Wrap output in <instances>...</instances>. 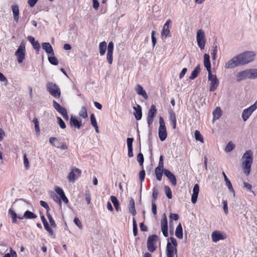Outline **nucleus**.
<instances>
[{
    "label": "nucleus",
    "instance_id": "nucleus-12",
    "mask_svg": "<svg viewBox=\"0 0 257 257\" xmlns=\"http://www.w3.org/2000/svg\"><path fill=\"white\" fill-rule=\"evenodd\" d=\"M211 237L213 242H217L220 240L226 239L227 235L226 233L223 231L215 230L212 232Z\"/></svg>",
    "mask_w": 257,
    "mask_h": 257
},
{
    "label": "nucleus",
    "instance_id": "nucleus-11",
    "mask_svg": "<svg viewBox=\"0 0 257 257\" xmlns=\"http://www.w3.org/2000/svg\"><path fill=\"white\" fill-rule=\"evenodd\" d=\"M257 109L256 102H255L249 107L244 109L242 112L241 117L243 121H246L251 116L252 113Z\"/></svg>",
    "mask_w": 257,
    "mask_h": 257
},
{
    "label": "nucleus",
    "instance_id": "nucleus-28",
    "mask_svg": "<svg viewBox=\"0 0 257 257\" xmlns=\"http://www.w3.org/2000/svg\"><path fill=\"white\" fill-rule=\"evenodd\" d=\"M12 10L13 14L14 20L16 22H18L19 18V8L17 5L12 6Z\"/></svg>",
    "mask_w": 257,
    "mask_h": 257
},
{
    "label": "nucleus",
    "instance_id": "nucleus-57",
    "mask_svg": "<svg viewBox=\"0 0 257 257\" xmlns=\"http://www.w3.org/2000/svg\"><path fill=\"white\" fill-rule=\"evenodd\" d=\"M49 142L53 146H56L55 143L58 142V140L55 137H51L49 139Z\"/></svg>",
    "mask_w": 257,
    "mask_h": 257
},
{
    "label": "nucleus",
    "instance_id": "nucleus-5",
    "mask_svg": "<svg viewBox=\"0 0 257 257\" xmlns=\"http://www.w3.org/2000/svg\"><path fill=\"white\" fill-rule=\"evenodd\" d=\"M177 242L174 237H170L168 239L167 244V257H174L177 253Z\"/></svg>",
    "mask_w": 257,
    "mask_h": 257
},
{
    "label": "nucleus",
    "instance_id": "nucleus-17",
    "mask_svg": "<svg viewBox=\"0 0 257 257\" xmlns=\"http://www.w3.org/2000/svg\"><path fill=\"white\" fill-rule=\"evenodd\" d=\"M161 230L164 236L167 237L168 236V221L167 216L165 214H163L162 215V219L161 222Z\"/></svg>",
    "mask_w": 257,
    "mask_h": 257
},
{
    "label": "nucleus",
    "instance_id": "nucleus-36",
    "mask_svg": "<svg viewBox=\"0 0 257 257\" xmlns=\"http://www.w3.org/2000/svg\"><path fill=\"white\" fill-rule=\"evenodd\" d=\"M53 106L54 108L60 114L66 110L55 100L53 101Z\"/></svg>",
    "mask_w": 257,
    "mask_h": 257
},
{
    "label": "nucleus",
    "instance_id": "nucleus-8",
    "mask_svg": "<svg viewBox=\"0 0 257 257\" xmlns=\"http://www.w3.org/2000/svg\"><path fill=\"white\" fill-rule=\"evenodd\" d=\"M159 137L161 141H165L167 137V132L165 121L162 117H159Z\"/></svg>",
    "mask_w": 257,
    "mask_h": 257
},
{
    "label": "nucleus",
    "instance_id": "nucleus-51",
    "mask_svg": "<svg viewBox=\"0 0 257 257\" xmlns=\"http://www.w3.org/2000/svg\"><path fill=\"white\" fill-rule=\"evenodd\" d=\"M169 119L170 122L176 120V115L172 110L169 111Z\"/></svg>",
    "mask_w": 257,
    "mask_h": 257
},
{
    "label": "nucleus",
    "instance_id": "nucleus-25",
    "mask_svg": "<svg viewBox=\"0 0 257 257\" xmlns=\"http://www.w3.org/2000/svg\"><path fill=\"white\" fill-rule=\"evenodd\" d=\"M135 90L138 94L141 95L145 99H148V95L146 91L144 89L143 87L141 85L138 84L136 87Z\"/></svg>",
    "mask_w": 257,
    "mask_h": 257
},
{
    "label": "nucleus",
    "instance_id": "nucleus-52",
    "mask_svg": "<svg viewBox=\"0 0 257 257\" xmlns=\"http://www.w3.org/2000/svg\"><path fill=\"white\" fill-rule=\"evenodd\" d=\"M52 197L55 202L58 203L60 205H61L62 201L61 200V199L57 195L53 194L52 196Z\"/></svg>",
    "mask_w": 257,
    "mask_h": 257
},
{
    "label": "nucleus",
    "instance_id": "nucleus-44",
    "mask_svg": "<svg viewBox=\"0 0 257 257\" xmlns=\"http://www.w3.org/2000/svg\"><path fill=\"white\" fill-rule=\"evenodd\" d=\"M225 182L226 183V185L228 187L229 190L230 191V192H231L232 193L233 196L234 197L235 196V192L234 191V190H233V187L232 186V184L231 183V182L229 181V179L225 180Z\"/></svg>",
    "mask_w": 257,
    "mask_h": 257
},
{
    "label": "nucleus",
    "instance_id": "nucleus-22",
    "mask_svg": "<svg viewBox=\"0 0 257 257\" xmlns=\"http://www.w3.org/2000/svg\"><path fill=\"white\" fill-rule=\"evenodd\" d=\"M54 190L60 196L61 200H62L65 204H67L68 203V199L65 196V193L62 188L58 186H56L55 187Z\"/></svg>",
    "mask_w": 257,
    "mask_h": 257
},
{
    "label": "nucleus",
    "instance_id": "nucleus-59",
    "mask_svg": "<svg viewBox=\"0 0 257 257\" xmlns=\"http://www.w3.org/2000/svg\"><path fill=\"white\" fill-rule=\"evenodd\" d=\"M85 200L87 204H89L91 203V197L90 193L88 191L85 193Z\"/></svg>",
    "mask_w": 257,
    "mask_h": 257
},
{
    "label": "nucleus",
    "instance_id": "nucleus-46",
    "mask_svg": "<svg viewBox=\"0 0 257 257\" xmlns=\"http://www.w3.org/2000/svg\"><path fill=\"white\" fill-rule=\"evenodd\" d=\"M43 224H44V226L45 228V229L49 232V233L51 235V236H53L54 235V232H53V230L52 229H51L49 226V224H48V223L47 222V221L43 223Z\"/></svg>",
    "mask_w": 257,
    "mask_h": 257
},
{
    "label": "nucleus",
    "instance_id": "nucleus-15",
    "mask_svg": "<svg viewBox=\"0 0 257 257\" xmlns=\"http://www.w3.org/2000/svg\"><path fill=\"white\" fill-rule=\"evenodd\" d=\"M241 65L237 55L225 63L224 68L226 69H232Z\"/></svg>",
    "mask_w": 257,
    "mask_h": 257
},
{
    "label": "nucleus",
    "instance_id": "nucleus-35",
    "mask_svg": "<svg viewBox=\"0 0 257 257\" xmlns=\"http://www.w3.org/2000/svg\"><path fill=\"white\" fill-rule=\"evenodd\" d=\"M107 48V44L106 42L103 41L101 42L99 45V53L101 56L105 54Z\"/></svg>",
    "mask_w": 257,
    "mask_h": 257
},
{
    "label": "nucleus",
    "instance_id": "nucleus-41",
    "mask_svg": "<svg viewBox=\"0 0 257 257\" xmlns=\"http://www.w3.org/2000/svg\"><path fill=\"white\" fill-rule=\"evenodd\" d=\"M234 147L235 145L231 142H229L226 146L224 151L227 153L230 152L234 149Z\"/></svg>",
    "mask_w": 257,
    "mask_h": 257
},
{
    "label": "nucleus",
    "instance_id": "nucleus-61",
    "mask_svg": "<svg viewBox=\"0 0 257 257\" xmlns=\"http://www.w3.org/2000/svg\"><path fill=\"white\" fill-rule=\"evenodd\" d=\"M145 171L144 170H142L139 173V177L142 182L145 179Z\"/></svg>",
    "mask_w": 257,
    "mask_h": 257
},
{
    "label": "nucleus",
    "instance_id": "nucleus-31",
    "mask_svg": "<svg viewBox=\"0 0 257 257\" xmlns=\"http://www.w3.org/2000/svg\"><path fill=\"white\" fill-rule=\"evenodd\" d=\"M129 212L133 215H136L137 212L135 206V201L133 198H130L128 204Z\"/></svg>",
    "mask_w": 257,
    "mask_h": 257
},
{
    "label": "nucleus",
    "instance_id": "nucleus-18",
    "mask_svg": "<svg viewBox=\"0 0 257 257\" xmlns=\"http://www.w3.org/2000/svg\"><path fill=\"white\" fill-rule=\"evenodd\" d=\"M70 124L71 126L80 129L82 125V119L72 115L70 119Z\"/></svg>",
    "mask_w": 257,
    "mask_h": 257
},
{
    "label": "nucleus",
    "instance_id": "nucleus-64",
    "mask_svg": "<svg viewBox=\"0 0 257 257\" xmlns=\"http://www.w3.org/2000/svg\"><path fill=\"white\" fill-rule=\"evenodd\" d=\"M187 71V68H184L182 70L181 72L179 74L180 79H182L184 76Z\"/></svg>",
    "mask_w": 257,
    "mask_h": 257
},
{
    "label": "nucleus",
    "instance_id": "nucleus-53",
    "mask_svg": "<svg viewBox=\"0 0 257 257\" xmlns=\"http://www.w3.org/2000/svg\"><path fill=\"white\" fill-rule=\"evenodd\" d=\"M74 222L80 229L82 228V223L78 218L75 217L74 219Z\"/></svg>",
    "mask_w": 257,
    "mask_h": 257
},
{
    "label": "nucleus",
    "instance_id": "nucleus-23",
    "mask_svg": "<svg viewBox=\"0 0 257 257\" xmlns=\"http://www.w3.org/2000/svg\"><path fill=\"white\" fill-rule=\"evenodd\" d=\"M199 192V186L196 184L193 189V194L191 196V201L193 204H195L197 200L198 195Z\"/></svg>",
    "mask_w": 257,
    "mask_h": 257
},
{
    "label": "nucleus",
    "instance_id": "nucleus-40",
    "mask_svg": "<svg viewBox=\"0 0 257 257\" xmlns=\"http://www.w3.org/2000/svg\"><path fill=\"white\" fill-rule=\"evenodd\" d=\"M194 137L196 141H198L202 143H204L203 138L199 131L196 130L195 131Z\"/></svg>",
    "mask_w": 257,
    "mask_h": 257
},
{
    "label": "nucleus",
    "instance_id": "nucleus-9",
    "mask_svg": "<svg viewBox=\"0 0 257 257\" xmlns=\"http://www.w3.org/2000/svg\"><path fill=\"white\" fill-rule=\"evenodd\" d=\"M81 170L75 167H72L67 176V179L70 183H74L81 175Z\"/></svg>",
    "mask_w": 257,
    "mask_h": 257
},
{
    "label": "nucleus",
    "instance_id": "nucleus-33",
    "mask_svg": "<svg viewBox=\"0 0 257 257\" xmlns=\"http://www.w3.org/2000/svg\"><path fill=\"white\" fill-rule=\"evenodd\" d=\"M79 116L80 118H87L88 117V114L86 107L82 106L81 107L79 111Z\"/></svg>",
    "mask_w": 257,
    "mask_h": 257
},
{
    "label": "nucleus",
    "instance_id": "nucleus-42",
    "mask_svg": "<svg viewBox=\"0 0 257 257\" xmlns=\"http://www.w3.org/2000/svg\"><path fill=\"white\" fill-rule=\"evenodd\" d=\"M33 122L35 124V130L36 131V133L37 134V135H39L40 132V130L39 127V123L38 119L37 118H34Z\"/></svg>",
    "mask_w": 257,
    "mask_h": 257
},
{
    "label": "nucleus",
    "instance_id": "nucleus-62",
    "mask_svg": "<svg viewBox=\"0 0 257 257\" xmlns=\"http://www.w3.org/2000/svg\"><path fill=\"white\" fill-rule=\"evenodd\" d=\"M152 212L154 215L157 214V206L155 203L154 201H152Z\"/></svg>",
    "mask_w": 257,
    "mask_h": 257
},
{
    "label": "nucleus",
    "instance_id": "nucleus-24",
    "mask_svg": "<svg viewBox=\"0 0 257 257\" xmlns=\"http://www.w3.org/2000/svg\"><path fill=\"white\" fill-rule=\"evenodd\" d=\"M42 47L43 49L48 54L52 56L54 55L53 48L50 43L47 42L43 43L42 44Z\"/></svg>",
    "mask_w": 257,
    "mask_h": 257
},
{
    "label": "nucleus",
    "instance_id": "nucleus-4",
    "mask_svg": "<svg viewBox=\"0 0 257 257\" xmlns=\"http://www.w3.org/2000/svg\"><path fill=\"white\" fill-rule=\"evenodd\" d=\"M9 213L11 215L13 222L15 223L17 221V219L18 218L19 219L22 220L24 218L26 219H34L37 217V215L33 213L32 212L27 210L24 213V215L19 214L17 215L16 213L12 210V209H10L9 210Z\"/></svg>",
    "mask_w": 257,
    "mask_h": 257
},
{
    "label": "nucleus",
    "instance_id": "nucleus-43",
    "mask_svg": "<svg viewBox=\"0 0 257 257\" xmlns=\"http://www.w3.org/2000/svg\"><path fill=\"white\" fill-rule=\"evenodd\" d=\"M217 52V46L215 45L212 46V52L211 53V55L212 56V58L213 60H215L216 59V54Z\"/></svg>",
    "mask_w": 257,
    "mask_h": 257
},
{
    "label": "nucleus",
    "instance_id": "nucleus-49",
    "mask_svg": "<svg viewBox=\"0 0 257 257\" xmlns=\"http://www.w3.org/2000/svg\"><path fill=\"white\" fill-rule=\"evenodd\" d=\"M90 121L91 124L93 126H96V125H97V121L93 113H92L90 115Z\"/></svg>",
    "mask_w": 257,
    "mask_h": 257
},
{
    "label": "nucleus",
    "instance_id": "nucleus-56",
    "mask_svg": "<svg viewBox=\"0 0 257 257\" xmlns=\"http://www.w3.org/2000/svg\"><path fill=\"white\" fill-rule=\"evenodd\" d=\"M243 184L244 188L249 191H252V186L250 184L245 182H244Z\"/></svg>",
    "mask_w": 257,
    "mask_h": 257
},
{
    "label": "nucleus",
    "instance_id": "nucleus-27",
    "mask_svg": "<svg viewBox=\"0 0 257 257\" xmlns=\"http://www.w3.org/2000/svg\"><path fill=\"white\" fill-rule=\"evenodd\" d=\"M203 62L205 67L206 68L208 72H211V64L210 62L209 55L205 54L203 56Z\"/></svg>",
    "mask_w": 257,
    "mask_h": 257
},
{
    "label": "nucleus",
    "instance_id": "nucleus-20",
    "mask_svg": "<svg viewBox=\"0 0 257 257\" xmlns=\"http://www.w3.org/2000/svg\"><path fill=\"white\" fill-rule=\"evenodd\" d=\"M113 51V43L112 42H110L108 43L107 47V52L106 55V58L109 64H111L113 61L112 54Z\"/></svg>",
    "mask_w": 257,
    "mask_h": 257
},
{
    "label": "nucleus",
    "instance_id": "nucleus-60",
    "mask_svg": "<svg viewBox=\"0 0 257 257\" xmlns=\"http://www.w3.org/2000/svg\"><path fill=\"white\" fill-rule=\"evenodd\" d=\"M24 163L26 168H28L29 167V163L26 154H25L24 156Z\"/></svg>",
    "mask_w": 257,
    "mask_h": 257
},
{
    "label": "nucleus",
    "instance_id": "nucleus-7",
    "mask_svg": "<svg viewBox=\"0 0 257 257\" xmlns=\"http://www.w3.org/2000/svg\"><path fill=\"white\" fill-rule=\"evenodd\" d=\"M196 41L198 47L201 50H204L206 43V39L205 34L203 30L200 29L197 31Z\"/></svg>",
    "mask_w": 257,
    "mask_h": 257
},
{
    "label": "nucleus",
    "instance_id": "nucleus-38",
    "mask_svg": "<svg viewBox=\"0 0 257 257\" xmlns=\"http://www.w3.org/2000/svg\"><path fill=\"white\" fill-rule=\"evenodd\" d=\"M110 200L111 202L113 203L115 210L118 211L119 209V202L115 196H111L110 197Z\"/></svg>",
    "mask_w": 257,
    "mask_h": 257
},
{
    "label": "nucleus",
    "instance_id": "nucleus-47",
    "mask_svg": "<svg viewBox=\"0 0 257 257\" xmlns=\"http://www.w3.org/2000/svg\"><path fill=\"white\" fill-rule=\"evenodd\" d=\"M57 122H58V123L59 125V126L62 128V129H64L66 128V125L65 124V122H64V121L62 119V118L59 117V116H57Z\"/></svg>",
    "mask_w": 257,
    "mask_h": 257
},
{
    "label": "nucleus",
    "instance_id": "nucleus-48",
    "mask_svg": "<svg viewBox=\"0 0 257 257\" xmlns=\"http://www.w3.org/2000/svg\"><path fill=\"white\" fill-rule=\"evenodd\" d=\"M165 191L167 197L169 199H171L172 197V191L169 186L165 187Z\"/></svg>",
    "mask_w": 257,
    "mask_h": 257
},
{
    "label": "nucleus",
    "instance_id": "nucleus-13",
    "mask_svg": "<svg viewBox=\"0 0 257 257\" xmlns=\"http://www.w3.org/2000/svg\"><path fill=\"white\" fill-rule=\"evenodd\" d=\"M208 73V80L210 82V91H214L219 85V80L215 75L212 74L211 71Z\"/></svg>",
    "mask_w": 257,
    "mask_h": 257
},
{
    "label": "nucleus",
    "instance_id": "nucleus-10",
    "mask_svg": "<svg viewBox=\"0 0 257 257\" xmlns=\"http://www.w3.org/2000/svg\"><path fill=\"white\" fill-rule=\"evenodd\" d=\"M26 48L25 44L22 42L19 46L18 49L15 52V56L17 57L18 62L21 63L25 59Z\"/></svg>",
    "mask_w": 257,
    "mask_h": 257
},
{
    "label": "nucleus",
    "instance_id": "nucleus-30",
    "mask_svg": "<svg viewBox=\"0 0 257 257\" xmlns=\"http://www.w3.org/2000/svg\"><path fill=\"white\" fill-rule=\"evenodd\" d=\"M135 112L134 114L137 120H140L142 116V108L140 105H138L137 107H134Z\"/></svg>",
    "mask_w": 257,
    "mask_h": 257
},
{
    "label": "nucleus",
    "instance_id": "nucleus-55",
    "mask_svg": "<svg viewBox=\"0 0 257 257\" xmlns=\"http://www.w3.org/2000/svg\"><path fill=\"white\" fill-rule=\"evenodd\" d=\"M40 204L42 207H43L47 210V212H48L50 210V207L47 202L44 201H40Z\"/></svg>",
    "mask_w": 257,
    "mask_h": 257
},
{
    "label": "nucleus",
    "instance_id": "nucleus-37",
    "mask_svg": "<svg viewBox=\"0 0 257 257\" xmlns=\"http://www.w3.org/2000/svg\"><path fill=\"white\" fill-rule=\"evenodd\" d=\"M200 70V67L199 66H196L194 70L192 72V73L191 74V75L190 76V79L191 80L195 79L198 76V74L199 73Z\"/></svg>",
    "mask_w": 257,
    "mask_h": 257
},
{
    "label": "nucleus",
    "instance_id": "nucleus-19",
    "mask_svg": "<svg viewBox=\"0 0 257 257\" xmlns=\"http://www.w3.org/2000/svg\"><path fill=\"white\" fill-rule=\"evenodd\" d=\"M156 112L157 109L156 108V106L154 105H152L151 106V108L149 110L147 116V122L149 126H150L152 124L154 120V117Z\"/></svg>",
    "mask_w": 257,
    "mask_h": 257
},
{
    "label": "nucleus",
    "instance_id": "nucleus-26",
    "mask_svg": "<svg viewBox=\"0 0 257 257\" xmlns=\"http://www.w3.org/2000/svg\"><path fill=\"white\" fill-rule=\"evenodd\" d=\"M164 175L168 178L171 183L175 186L176 185V179L175 176L168 170H164Z\"/></svg>",
    "mask_w": 257,
    "mask_h": 257
},
{
    "label": "nucleus",
    "instance_id": "nucleus-16",
    "mask_svg": "<svg viewBox=\"0 0 257 257\" xmlns=\"http://www.w3.org/2000/svg\"><path fill=\"white\" fill-rule=\"evenodd\" d=\"M172 23L171 20L169 19L164 25L162 32L161 36L162 39H166L167 37H170V25Z\"/></svg>",
    "mask_w": 257,
    "mask_h": 257
},
{
    "label": "nucleus",
    "instance_id": "nucleus-39",
    "mask_svg": "<svg viewBox=\"0 0 257 257\" xmlns=\"http://www.w3.org/2000/svg\"><path fill=\"white\" fill-rule=\"evenodd\" d=\"M163 171L164 172V170L163 169L156 168L155 172L158 180H161Z\"/></svg>",
    "mask_w": 257,
    "mask_h": 257
},
{
    "label": "nucleus",
    "instance_id": "nucleus-6",
    "mask_svg": "<svg viewBox=\"0 0 257 257\" xmlns=\"http://www.w3.org/2000/svg\"><path fill=\"white\" fill-rule=\"evenodd\" d=\"M46 88L50 94L54 97L59 98L61 95V91L59 86L52 82H48Z\"/></svg>",
    "mask_w": 257,
    "mask_h": 257
},
{
    "label": "nucleus",
    "instance_id": "nucleus-32",
    "mask_svg": "<svg viewBox=\"0 0 257 257\" xmlns=\"http://www.w3.org/2000/svg\"><path fill=\"white\" fill-rule=\"evenodd\" d=\"M175 235L179 239L183 238V229L181 223H179L176 227Z\"/></svg>",
    "mask_w": 257,
    "mask_h": 257
},
{
    "label": "nucleus",
    "instance_id": "nucleus-3",
    "mask_svg": "<svg viewBox=\"0 0 257 257\" xmlns=\"http://www.w3.org/2000/svg\"><path fill=\"white\" fill-rule=\"evenodd\" d=\"M237 80L240 81L244 79H254L257 78V69H247L237 74Z\"/></svg>",
    "mask_w": 257,
    "mask_h": 257
},
{
    "label": "nucleus",
    "instance_id": "nucleus-29",
    "mask_svg": "<svg viewBox=\"0 0 257 257\" xmlns=\"http://www.w3.org/2000/svg\"><path fill=\"white\" fill-rule=\"evenodd\" d=\"M28 39L32 45L33 48L37 51H39L40 49V45L37 41H35V38L32 36H28Z\"/></svg>",
    "mask_w": 257,
    "mask_h": 257
},
{
    "label": "nucleus",
    "instance_id": "nucleus-54",
    "mask_svg": "<svg viewBox=\"0 0 257 257\" xmlns=\"http://www.w3.org/2000/svg\"><path fill=\"white\" fill-rule=\"evenodd\" d=\"M155 33H156L155 31H153L151 33V38H152V42L153 48L156 45V44L157 42L156 38L155 37Z\"/></svg>",
    "mask_w": 257,
    "mask_h": 257
},
{
    "label": "nucleus",
    "instance_id": "nucleus-14",
    "mask_svg": "<svg viewBox=\"0 0 257 257\" xmlns=\"http://www.w3.org/2000/svg\"><path fill=\"white\" fill-rule=\"evenodd\" d=\"M28 204V203L24 200H19L17 201L14 205L16 208L15 210L17 212V215H18V214H22V213L27 208Z\"/></svg>",
    "mask_w": 257,
    "mask_h": 257
},
{
    "label": "nucleus",
    "instance_id": "nucleus-58",
    "mask_svg": "<svg viewBox=\"0 0 257 257\" xmlns=\"http://www.w3.org/2000/svg\"><path fill=\"white\" fill-rule=\"evenodd\" d=\"M223 208L225 214L228 213L227 202L226 200L223 201Z\"/></svg>",
    "mask_w": 257,
    "mask_h": 257
},
{
    "label": "nucleus",
    "instance_id": "nucleus-21",
    "mask_svg": "<svg viewBox=\"0 0 257 257\" xmlns=\"http://www.w3.org/2000/svg\"><path fill=\"white\" fill-rule=\"evenodd\" d=\"M156 238V235H152L148 237L147 241V247L148 250L151 252H153L156 250V247L155 246L154 243Z\"/></svg>",
    "mask_w": 257,
    "mask_h": 257
},
{
    "label": "nucleus",
    "instance_id": "nucleus-45",
    "mask_svg": "<svg viewBox=\"0 0 257 257\" xmlns=\"http://www.w3.org/2000/svg\"><path fill=\"white\" fill-rule=\"evenodd\" d=\"M48 60L51 64L54 65H57L58 64V60L54 55L49 56L48 57Z\"/></svg>",
    "mask_w": 257,
    "mask_h": 257
},
{
    "label": "nucleus",
    "instance_id": "nucleus-50",
    "mask_svg": "<svg viewBox=\"0 0 257 257\" xmlns=\"http://www.w3.org/2000/svg\"><path fill=\"white\" fill-rule=\"evenodd\" d=\"M137 160L140 165L142 166L144 163V156L143 155L140 153L138 155Z\"/></svg>",
    "mask_w": 257,
    "mask_h": 257
},
{
    "label": "nucleus",
    "instance_id": "nucleus-63",
    "mask_svg": "<svg viewBox=\"0 0 257 257\" xmlns=\"http://www.w3.org/2000/svg\"><path fill=\"white\" fill-rule=\"evenodd\" d=\"M133 138H127V145L128 148L133 147Z\"/></svg>",
    "mask_w": 257,
    "mask_h": 257
},
{
    "label": "nucleus",
    "instance_id": "nucleus-34",
    "mask_svg": "<svg viewBox=\"0 0 257 257\" xmlns=\"http://www.w3.org/2000/svg\"><path fill=\"white\" fill-rule=\"evenodd\" d=\"M222 110L219 107H217L213 112V120L218 119L222 115Z\"/></svg>",
    "mask_w": 257,
    "mask_h": 257
},
{
    "label": "nucleus",
    "instance_id": "nucleus-1",
    "mask_svg": "<svg viewBox=\"0 0 257 257\" xmlns=\"http://www.w3.org/2000/svg\"><path fill=\"white\" fill-rule=\"evenodd\" d=\"M253 152L248 150L245 151L241 157V166L243 173L248 176L250 172L251 166L253 163Z\"/></svg>",
    "mask_w": 257,
    "mask_h": 257
},
{
    "label": "nucleus",
    "instance_id": "nucleus-2",
    "mask_svg": "<svg viewBox=\"0 0 257 257\" xmlns=\"http://www.w3.org/2000/svg\"><path fill=\"white\" fill-rule=\"evenodd\" d=\"M241 65H246L255 60L256 53L253 51H245L237 55Z\"/></svg>",
    "mask_w": 257,
    "mask_h": 257
}]
</instances>
